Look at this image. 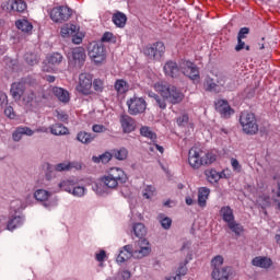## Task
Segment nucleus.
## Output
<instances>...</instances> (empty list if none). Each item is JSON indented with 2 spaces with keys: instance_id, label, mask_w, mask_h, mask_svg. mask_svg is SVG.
Returning a JSON list of instances; mask_svg holds the SVG:
<instances>
[{
  "instance_id": "1",
  "label": "nucleus",
  "mask_w": 280,
  "mask_h": 280,
  "mask_svg": "<svg viewBox=\"0 0 280 280\" xmlns=\"http://www.w3.org/2000/svg\"><path fill=\"white\" fill-rule=\"evenodd\" d=\"M164 73L167 78L178 79L180 74L186 75L192 82H198L200 80V70H198V66L189 60H182L176 63L173 60L166 61L164 65Z\"/></svg>"
},
{
  "instance_id": "2",
  "label": "nucleus",
  "mask_w": 280,
  "mask_h": 280,
  "mask_svg": "<svg viewBox=\"0 0 280 280\" xmlns=\"http://www.w3.org/2000/svg\"><path fill=\"white\" fill-rule=\"evenodd\" d=\"M132 231L138 241L135 243V254H138V257H148L152 249L150 248V242L145 238L148 235V230L143 223H135Z\"/></svg>"
},
{
  "instance_id": "3",
  "label": "nucleus",
  "mask_w": 280,
  "mask_h": 280,
  "mask_svg": "<svg viewBox=\"0 0 280 280\" xmlns=\"http://www.w3.org/2000/svg\"><path fill=\"white\" fill-rule=\"evenodd\" d=\"M215 154L205 153L196 147H192L188 152V163L192 170H200L202 165H211L215 163Z\"/></svg>"
},
{
  "instance_id": "4",
  "label": "nucleus",
  "mask_w": 280,
  "mask_h": 280,
  "mask_svg": "<svg viewBox=\"0 0 280 280\" xmlns=\"http://www.w3.org/2000/svg\"><path fill=\"white\" fill-rule=\"evenodd\" d=\"M128 180V176L124 170L119 167H113L109 170L108 174L102 177V183L109 189H115L119 185H124Z\"/></svg>"
},
{
  "instance_id": "5",
  "label": "nucleus",
  "mask_w": 280,
  "mask_h": 280,
  "mask_svg": "<svg viewBox=\"0 0 280 280\" xmlns=\"http://www.w3.org/2000/svg\"><path fill=\"white\" fill-rule=\"evenodd\" d=\"M155 89L163 97H166L171 104H180V102L185 100V94L174 85L158 83Z\"/></svg>"
},
{
  "instance_id": "6",
  "label": "nucleus",
  "mask_w": 280,
  "mask_h": 280,
  "mask_svg": "<svg viewBox=\"0 0 280 280\" xmlns=\"http://www.w3.org/2000/svg\"><path fill=\"white\" fill-rule=\"evenodd\" d=\"M224 265V257L222 256H215L211 260L212 266V279L214 280H229V276L231 275V270L233 268L226 266L222 267Z\"/></svg>"
},
{
  "instance_id": "7",
  "label": "nucleus",
  "mask_w": 280,
  "mask_h": 280,
  "mask_svg": "<svg viewBox=\"0 0 280 280\" xmlns=\"http://www.w3.org/2000/svg\"><path fill=\"white\" fill-rule=\"evenodd\" d=\"M240 124L245 135H257L259 132V125H257V117L253 113L243 112L240 116Z\"/></svg>"
},
{
  "instance_id": "8",
  "label": "nucleus",
  "mask_w": 280,
  "mask_h": 280,
  "mask_svg": "<svg viewBox=\"0 0 280 280\" xmlns=\"http://www.w3.org/2000/svg\"><path fill=\"white\" fill-rule=\"evenodd\" d=\"M143 54L149 60H156L159 62L165 56V44L163 42L149 44L143 48Z\"/></svg>"
},
{
  "instance_id": "9",
  "label": "nucleus",
  "mask_w": 280,
  "mask_h": 280,
  "mask_svg": "<svg viewBox=\"0 0 280 280\" xmlns=\"http://www.w3.org/2000/svg\"><path fill=\"white\" fill-rule=\"evenodd\" d=\"M88 54L95 65H102L106 60V48L102 43H91L88 47Z\"/></svg>"
},
{
  "instance_id": "10",
  "label": "nucleus",
  "mask_w": 280,
  "mask_h": 280,
  "mask_svg": "<svg viewBox=\"0 0 280 280\" xmlns=\"http://www.w3.org/2000/svg\"><path fill=\"white\" fill-rule=\"evenodd\" d=\"M77 91L81 95H93V75L89 72L79 74Z\"/></svg>"
},
{
  "instance_id": "11",
  "label": "nucleus",
  "mask_w": 280,
  "mask_h": 280,
  "mask_svg": "<svg viewBox=\"0 0 280 280\" xmlns=\"http://www.w3.org/2000/svg\"><path fill=\"white\" fill-rule=\"evenodd\" d=\"M68 58L70 67H74L75 69H82V67H84V62H86V51L83 47H77L72 49Z\"/></svg>"
},
{
  "instance_id": "12",
  "label": "nucleus",
  "mask_w": 280,
  "mask_h": 280,
  "mask_svg": "<svg viewBox=\"0 0 280 280\" xmlns=\"http://www.w3.org/2000/svg\"><path fill=\"white\" fill-rule=\"evenodd\" d=\"M128 113L129 115H141L145 113V108H148V103H145V98L133 96L127 101Z\"/></svg>"
},
{
  "instance_id": "13",
  "label": "nucleus",
  "mask_w": 280,
  "mask_h": 280,
  "mask_svg": "<svg viewBox=\"0 0 280 280\" xmlns=\"http://www.w3.org/2000/svg\"><path fill=\"white\" fill-rule=\"evenodd\" d=\"M73 10L69 7H56L50 11V19L55 23H65L71 19Z\"/></svg>"
},
{
  "instance_id": "14",
  "label": "nucleus",
  "mask_w": 280,
  "mask_h": 280,
  "mask_svg": "<svg viewBox=\"0 0 280 280\" xmlns=\"http://www.w3.org/2000/svg\"><path fill=\"white\" fill-rule=\"evenodd\" d=\"M131 257H136L137 259H143V257H139V254H136L135 253V248H132V245H125L117 258H116V261L117 264H124L126 261H128V259H130Z\"/></svg>"
},
{
  "instance_id": "15",
  "label": "nucleus",
  "mask_w": 280,
  "mask_h": 280,
  "mask_svg": "<svg viewBox=\"0 0 280 280\" xmlns=\"http://www.w3.org/2000/svg\"><path fill=\"white\" fill-rule=\"evenodd\" d=\"M122 132L125 135H130V132H135L137 128V122L135 121V118L130 117L128 114H122L119 118Z\"/></svg>"
},
{
  "instance_id": "16",
  "label": "nucleus",
  "mask_w": 280,
  "mask_h": 280,
  "mask_svg": "<svg viewBox=\"0 0 280 280\" xmlns=\"http://www.w3.org/2000/svg\"><path fill=\"white\" fill-rule=\"evenodd\" d=\"M215 110L219 112L223 119H229V117L235 113V110L231 108V105H229V102L224 100L218 101L215 103Z\"/></svg>"
},
{
  "instance_id": "17",
  "label": "nucleus",
  "mask_w": 280,
  "mask_h": 280,
  "mask_svg": "<svg viewBox=\"0 0 280 280\" xmlns=\"http://www.w3.org/2000/svg\"><path fill=\"white\" fill-rule=\"evenodd\" d=\"M10 93L14 100H21V97H23V93H25V85L23 81L11 84Z\"/></svg>"
},
{
  "instance_id": "18",
  "label": "nucleus",
  "mask_w": 280,
  "mask_h": 280,
  "mask_svg": "<svg viewBox=\"0 0 280 280\" xmlns=\"http://www.w3.org/2000/svg\"><path fill=\"white\" fill-rule=\"evenodd\" d=\"M112 21L116 27L124 30L126 23H128V16L124 12L116 11L112 16Z\"/></svg>"
},
{
  "instance_id": "19",
  "label": "nucleus",
  "mask_w": 280,
  "mask_h": 280,
  "mask_svg": "<svg viewBox=\"0 0 280 280\" xmlns=\"http://www.w3.org/2000/svg\"><path fill=\"white\" fill-rule=\"evenodd\" d=\"M51 93L55 95V97H57V100H59V102H62L63 104H68L70 100L69 91L62 88L54 86L51 88Z\"/></svg>"
},
{
  "instance_id": "20",
  "label": "nucleus",
  "mask_w": 280,
  "mask_h": 280,
  "mask_svg": "<svg viewBox=\"0 0 280 280\" xmlns=\"http://www.w3.org/2000/svg\"><path fill=\"white\" fill-rule=\"evenodd\" d=\"M23 135L26 137H32L34 136V130H32L30 127H18L12 135L13 141H21V139H23Z\"/></svg>"
},
{
  "instance_id": "21",
  "label": "nucleus",
  "mask_w": 280,
  "mask_h": 280,
  "mask_svg": "<svg viewBox=\"0 0 280 280\" xmlns=\"http://www.w3.org/2000/svg\"><path fill=\"white\" fill-rule=\"evenodd\" d=\"M220 215H221L223 222H226V224H229L235 220V214L233 213L231 206H223L220 209Z\"/></svg>"
},
{
  "instance_id": "22",
  "label": "nucleus",
  "mask_w": 280,
  "mask_h": 280,
  "mask_svg": "<svg viewBox=\"0 0 280 280\" xmlns=\"http://www.w3.org/2000/svg\"><path fill=\"white\" fill-rule=\"evenodd\" d=\"M149 97L153 100V102L155 103V106L161 108V110H165L167 108V103H166L167 97L163 96L162 94L160 96L154 92H149Z\"/></svg>"
},
{
  "instance_id": "23",
  "label": "nucleus",
  "mask_w": 280,
  "mask_h": 280,
  "mask_svg": "<svg viewBox=\"0 0 280 280\" xmlns=\"http://www.w3.org/2000/svg\"><path fill=\"white\" fill-rule=\"evenodd\" d=\"M252 265L256 266V268H265L268 269L272 266V259L268 257L257 256L252 260Z\"/></svg>"
},
{
  "instance_id": "24",
  "label": "nucleus",
  "mask_w": 280,
  "mask_h": 280,
  "mask_svg": "<svg viewBox=\"0 0 280 280\" xmlns=\"http://www.w3.org/2000/svg\"><path fill=\"white\" fill-rule=\"evenodd\" d=\"M23 222H25V217L23 215L12 217L7 224V230L14 231L15 229H19V226H23Z\"/></svg>"
},
{
  "instance_id": "25",
  "label": "nucleus",
  "mask_w": 280,
  "mask_h": 280,
  "mask_svg": "<svg viewBox=\"0 0 280 280\" xmlns=\"http://www.w3.org/2000/svg\"><path fill=\"white\" fill-rule=\"evenodd\" d=\"M203 86L209 93H221L222 88L215 83L211 77H206Z\"/></svg>"
},
{
  "instance_id": "26",
  "label": "nucleus",
  "mask_w": 280,
  "mask_h": 280,
  "mask_svg": "<svg viewBox=\"0 0 280 280\" xmlns=\"http://www.w3.org/2000/svg\"><path fill=\"white\" fill-rule=\"evenodd\" d=\"M211 190L207 187H201L198 190V205L199 207H207V200Z\"/></svg>"
},
{
  "instance_id": "27",
  "label": "nucleus",
  "mask_w": 280,
  "mask_h": 280,
  "mask_svg": "<svg viewBox=\"0 0 280 280\" xmlns=\"http://www.w3.org/2000/svg\"><path fill=\"white\" fill-rule=\"evenodd\" d=\"M114 89L118 93V95H124L125 93H128L130 85L128 84V82H126V80L118 79L115 81Z\"/></svg>"
},
{
  "instance_id": "28",
  "label": "nucleus",
  "mask_w": 280,
  "mask_h": 280,
  "mask_svg": "<svg viewBox=\"0 0 280 280\" xmlns=\"http://www.w3.org/2000/svg\"><path fill=\"white\" fill-rule=\"evenodd\" d=\"M95 140V135L89 133L86 131H80L77 135V141H80V143H84L85 145H89V143H93Z\"/></svg>"
},
{
  "instance_id": "29",
  "label": "nucleus",
  "mask_w": 280,
  "mask_h": 280,
  "mask_svg": "<svg viewBox=\"0 0 280 280\" xmlns=\"http://www.w3.org/2000/svg\"><path fill=\"white\" fill-rule=\"evenodd\" d=\"M15 26L18 30H21V32H24L25 34H30L32 30H34V26L27 20H18L15 22Z\"/></svg>"
},
{
  "instance_id": "30",
  "label": "nucleus",
  "mask_w": 280,
  "mask_h": 280,
  "mask_svg": "<svg viewBox=\"0 0 280 280\" xmlns=\"http://www.w3.org/2000/svg\"><path fill=\"white\" fill-rule=\"evenodd\" d=\"M50 132H51V135L59 137L62 135H69V129L67 127H65L62 124H55V125L50 126Z\"/></svg>"
},
{
  "instance_id": "31",
  "label": "nucleus",
  "mask_w": 280,
  "mask_h": 280,
  "mask_svg": "<svg viewBox=\"0 0 280 280\" xmlns=\"http://www.w3.org/2000/svg\"><path fill=\"white\" fill-rule=\"evenodd\" d=\"M209 183H218V180H220V178H222V173H219L218 171L211 168V170H207L205 172Z\"/></svg>"
},
{
  "instance_id": "32",
  "label": "nucleus",
  "mask_w": 280,
  "mask_h": 280,
  "mask_svg": "<svg viewBox=\"0 0 280 280\" xmlns=\"http://www.w3.org/2000/svg\"><path fill=\"white\" fill-rule=\"evenodd\" d=\"M113 159V153L110 152H105L98 156H92L93 163H103L106 165L110 160Z\"/></svg>"
},
{
  "instance_id": "33",
  "label": "nucleus",
  "mask_w": 280,
  "mask_h": 280,
  "mask_svg": "<svg viewBox=\"0 0 280 280\" xmlns=\"http://www.w3.org/2000/svg\"><path fill=\"white\" fill-rule=\"evenodd\" d=\"M10 5L13 12H25L27 10V4L23 0H13V2H10Z\"/></svg>"
},
{
  "instance_id": "34",
  "label": "nucleus",
  "mask_w": 280,
  "mask_h": 280,
  "mask_svg": "<svg viewBox=\"0 0 280 280\" xmlns=\"http://www.w3.org/2000/svg\"><path fill=\"white\" fill-rule=\"evenodd\" d=\"M59 187L62 191H68V194H71L73 191V187H75V180L73 179H67L59 184Z\"/></svg>"
},
{
  "instance_id": "35",
  "label": "nucleus",
  "mask_w": 280,
  "mask_h": 280,
  "mask_svg": "<svg viewBox=\"0 0 280 280\" xmlns=\"http://www.w3.org/2000/svg\"><path fill=\"white\" fill-rule=\"evenodd\" d=\"M49 196H51V194H49V191H47L45 189H38L34 194V198L36 200H38L39 202H45V201L49 200Z\"/></svg>"
},
{
  "instance_id": "36",
  "label": "nucleus",
  "mask_w": 280,
  "mask_h": 280,
  "mask_svg": "<svg viewBox=\"0 0 280 280\" xmlns=\"http://www.w3.org/2000/svg\"><path fill=\"white\" fill-rule=\"evenodd\" d=\"M159 221L165 231H170L172 229V219L170 217H165V214H159Z\"/></svg>"
},
{
  "instance_id": "37",
  "label": "nucleus",
  "mask_w": 280,
  "mask_h": 280,
  "mask_svg": "<svg viewBox=\"0 0 280 280\" xmlns=\"http://www.w3.org/2000/svg\"><path fill=\"white\" fill-rule=\"evenodd\" d=\"M63 60V57L60 52H52L48 57V65H52L54 67L60 65Z\"/></svg>"
},
{
  "instance_id": "38",
  "label": "nucleus",
  "mask_w": 280,
  "mask_h": 280,
  "mask_svg": "<svg viewBox=\"0 0 280 280\" xmlns=\"http://www.w3.org/2000/svg\"><path fill=\"white\" fill-rule=\"evenodd\" d=\"M112 154L114 159H117L118 161H126V159H128V150L126 148L113 150Z\"/></svg>"
},
{
  "instance_id": "39",
  "label": "nucleus",
  "mask_w": 280,
  "mask_h": 280,
  "mask_svg": "<svg viewBox=\"0 0 280 280\" xmlns=\"http://www.w3.org/2000/svg\"><path fill=\"white\" fill-rule=\"evenodd\" d=\"M228 226L232 233H235V235H242V232L244 231V226L242 224L235 222V219L228 223Z\"/></svg>"
},
{
  "instance_id": "40",
  "label": "nucleus",
  "mask_w": 280,
  "mask_h": 280,
  "mask_svg": "<svg viewBox=\"0 0 280 280\" xmlns=\"http://www.w3.org/2000/svg\"><path fill=\"white\" fill-rule=\"evenodd\" d=\"M24 58L27 65H30L31 67H34V65H38V62H40V59H38V55L34 52H26Z\"/></svg>"
},
{
  "instance_id": "41",
  "label": "nucleus",
  "mask_w": 280,
  "mask_h": 280,
  "mask_svg": "<svg viewBox=\"0 0 280 280\" xmlns=\"http://www.w3.org/2000/svg\"><path fill=\"white\" fill-rule=\"evenodd\" d=\"M140 135L142 137H147V139H151V141H154V139H156V133H154V131L150 130V127H142L140 129Z\"/></svg>"
},
{
  "instance_id": "42",
  "label": "nucleus",
  "mask_w": 280,
  "mask_h": 280,
  "mask_svg": "<svg viewBox=\"0 0 280 280\" xmlns=\"http://www.w3.org/2000/svg\"><path fill=\"white\" fill-rule=\"evenodd\" d=\"M92 86L96 93H104V80L94 79L92 81Z\"/></svg>"
},
{
  "instance_id": "43",
  "label": "nucleus",
  "mask_w": 280,
  "mask_h": 280,
  "mask_svg": "<svg viewBox=\"0 0 280 280\" xmlns=\"http://www.w3.org/2000/svg\"><path fill=\"white\" fill-rule=\"evenodd\" d=\"M273 180L277 183V191L275 202H277V208L280 209V175L273 176Z\"/></svg>"
},
{
  "instance_id": "44",
  "label": "nucleus",
  "mask_w": 280,
  "mask_h": 280,
  "mask_svg": "<svg viewBox=\"0 0 280 280\" xmlns=\"http://www.w3.org/2000/svg\"><path fill=\"white\" fill-rule=\"evenodd\" d=\"M154 191H156V188L154 186H147L142 192L143 198H147V200H150L152 196H154Z\"/></svg>"
},
{
  "instance_id": "45",
  "label": "nucleus",
  "mask_w": 280,
  "mask_h": 280,
  "mask_svg": "<svg viewBox=\"0 0 280 280\" xmlns=\"http://www.w3.org/2000/svg\"><path fill=\"white\" fill-rule=\"evenodd\" d=\"M187 124H189V115L184 114V115L177 117V126L185 128V126H187Z\"/></svg>"
},
{
  "instance_id": "46",
  "label": "nucleus",
  "mask_w": 280,
  "mask_h": 280,
  "mask_svg": "<svg viewBox=\"0 0 280 280\" xmlns=\"http://www.w3.org/2000/svg\"><path fill=\"white\" fill-rule=\"evenodd\" d=\"M56 172H70L69 162H62L55 165Z\"/></svg>"
},
{
  "instance_id": "47",
  "label": "nucleus",
  "mask_w": 280,
  "mask_h": 280,
  "mask_svg": "<svg viewBox=\"0 0 280 280\" xmlns=\"http://www.w3.org/2000/svg\"><path fill=\"white\" fill-rule=\"evenodd\" d=\"M84 191H85V188L82 187V186H73L72 188V196H77L79 198H82V196H84Z\"/></svg>"
},
{
  "instance_id": "48",
  "label": "nucleus",
  "mask_w": 280,
  "mask_h": 280,
  "mask_svg": "<svg viewBox=\"0 0 280 280\" xmlns=\"http://www.w3.org/2000/svg\"><path fill=\"white\" fill-rule=\"evenodd\" d=\"M56 113H57L56 117L59 121H62L63 124L69 122V115H67V113L58 112V110Z\"/></svg>"
},
{
  "instance_id": "49",
  "label": "nucleus",
  "mask_w": 280,
  "mask_h": 280,
  "mask_svg": "<svg viewBox=\"0 0 280 280\" xmlns=\"http://www.w3.org/2000/svg\"><path fill=\"white\" fill-rule=\"evenodd\" d=\"M5 117H9V119H14L16 117V113H14V108L12 106H8L4 109Z\"/></svg>"
},
{
  "instance_id": "50",
  "label": "nucleus",
  "mask_w": 280,
  "mask_h": 280,
  "mask_svg": "<svg viewBox=\"0 0 280 280\" xmlns=\"http://www.w3.org/2000/svg\"><path fill=\"white\" fill-rule=\"evenodd\" d=\"M247 34H250V28L248 27H242L240 31H238V34H237V38H246V35Z\"/></svg>"
},
{
  "instance_id": "51",
  "label": "nucleus",
  "mask_w": 280,
  "mask_h": 280,
  "mask_svg": "<svg viewBox=\"0 0 280 280\" xmlns=\"http://www.w3.org/2000/svg\"><path fill=\"white\" fill-rule=\"evenodd\" d=\"M60 34H61L62 38H67V37L71 36V32L69 31V24H66L61 27Z\"/></svg>"
},
{
  "instance_id": "52",
  "label": "nucleus",
  "mask_w": 280,
  "mask_h": 280,
  "mask_svg": "<svg viewBox=\"0 0 280 280\" xmlns=\"http://www.w3.org/2000/svg\"><path fill=\"white\" fill-rule=\"evenodd\" d=\"M101 40L102 43H110V40H113V33L110 32L104 33Z\"/></svg>"
},
{
  "instance_id": "53",
  "label": "nucleus",
  "mask_w": 280,
  "mask_h": 280,
  "mask_svg": "<svg viewBox=\"0 0 280 280\" xmlns=\"http://www.w3.org/2000/svg\"><path fill=\"white\" fill-rule=\"evenodd\" d=\"M246 47V43L240 37H237V45L235 46V51H242Z\"/></svg>"
},
{
  "instance_id": "54",
  "label": "nucleus",
  "mask_w": 280,
  "mask_h": 280,
  "mask_svg": "<svg viewBox=\"0 0 280 280\" xmlns=\"http://www.w3.org/2000/svg\"><path fill=\"white\" fill-rule=\"evenodd\" d=\"M68 164H69L70 171L71 170H78V171L82 170V163H80V162H68Z\"/></svg>"
},
{
  "instance_id": "55",
  "label": "nucleus",
  "mask_w": 280,
  "mask_h": 280,
  "mask_svg": "<svg viewBox=\"0 0 280 280\" xmlns=\"http://www.w3.org/2000/svg\"><path fill=\"white\" fill-rule=\"evenodd\" d=\"M21 82H23L24 85L30 84V86H34V84H36V80L32 79V77H26L22 79Z\"/></svg>"
},
{
  "instance_id": "56",
  "label": "nucleus",
  "mask_w": 280,
  "mask_h": 280,
  "mask_svg": "<svg viewBox=\"0 0 280 280\" xmlns=\"http://www.w3.org/2000/svg\"><path fill=\"white\" fill-rule=\"evenodd\" d=\"M14 2V0H9L8 2L2 3V9L7 10V12H14V9L10 3Z\"/></svg>"
},
{
  "instance_id": "57",
  "label": "nucleus",
  "mask_w": 280,
  "mask_h": 280,
  "mask_svg": "<svg viewBox=\"0 0 280 280\" xmlns=\"http://www.w3.org/2000/svg\"><path fill=\"white\" fill-rule=\"evenodd\" d=\"M92 130L93 132H104L106 127L104 125H93Z\"/></svg>"
},
{
  "instance_id": "58",
  "label": "nucleus",
  "mask_w": 280,
  "mask_h": 280,
  "mask_svg": "<svg viewBox=\"0 0 280 280\" xmlns=\"http://www.w3.org/2000/svg\"><path fill=\"white\" fill-rule=\"evenodd\" d=\"M177 275H179V277H185V275H187V266L186 265H182L177 269Z\"/></svg>"
},
{
  "instance_id": "59",
  "label": "nucleus",
  "mask_w": 280,
  "mask_h": 280,
  "mask_svg": "<svg viewBox=\"0 0 280 280\" xmlns=\"http://www.w3.org/2000/svg\"><path fill=\"white\" fill-rule=\"evenodd\" d=\"M26 102L30 104V102H38V98L36 97V93L31 92L27 97H26Z\"/></svg>"
},
{
  "instance_id": "60",
  "label": "nucleus",
  "mask_w": 280,
  "mask_h": 280,
  "mask_svg": "<svg viewBox=\"0 0 280 280\" xmlns=\"http://www.w3.org/2000/svg\"><path fill=\"white\" fill-rule=\"evenodd\" d=\"M106 259V252L101 250L98 254H96V261H104Z\"/></svg>"
},
{
  "instance_id": "61",
  "label": "nucleus",
  "mask_w": 280,
  "mask_h": 280,
  "mask_svg": "<svg viewBox=\"0 0 280 280\" xmlns=\"http://www.w3.org/2000/svg\"><path fill=\"white\" fill-rule=\"evenodd\" d=\"M69 31L71 36H74L75 34H78V26L74 24H68Z\"/></svg>"
},
{
  "instance_id": "62",
  "label": "nucleus",
  "mask_w": 280,
  "mask_h": 280,
  "mask_svg": "<svg viewBox=\"0 0 280 280\" xmlns=\"http://www.w3.org/2000/svg\"><path fill=\"white\" fill-rule=\"evenodd\" d=\"M72 36V43L74 45H80L82 43V37L80 36H77L75 34L74 35H71Z\"/></svg>"
},
{
  "instance_id": "63",
  "label": "nucleus",
  "mask_w": 280,
  "mask_h": 280,
  "mask_svg": "<svg viewBox=\"0 0 280 280\" xmlns=\"http://www.w3.org/2000/svg\"><path fill=\"white\" fill-rule=\"evenodd\" d=\"M232 167H233V170H240V167H242L240 165V161H237V159H232Z\"/></svg>"
},
{
  "instance_id": "64",
  "label": "nucleus",
  "mask_w": 280,
  "mask_h": 280,
  "mask_svg": "<svg viewBox=\"0 0 280 280\" xmlns=\"http://www.w3.org/2000/svg\"><path fill=\"white\" fill-rule=\"evenodd\" d=\"M130 277H131V273H130L129 270H124V271H122L121 278H122L124 280H128V279H130Z\"/></svg>"
}]
</instances>
